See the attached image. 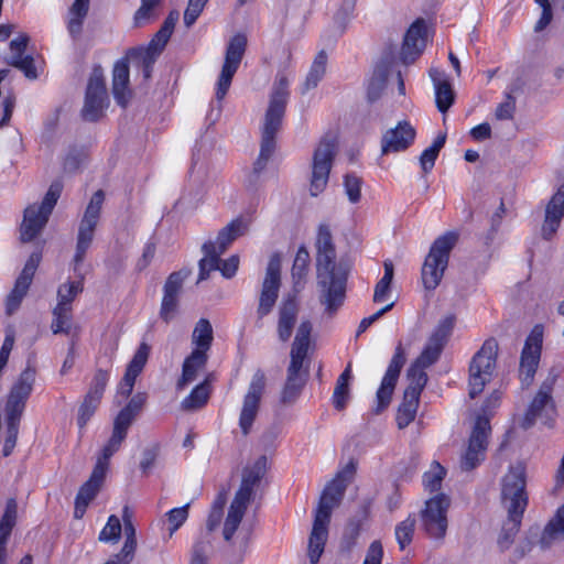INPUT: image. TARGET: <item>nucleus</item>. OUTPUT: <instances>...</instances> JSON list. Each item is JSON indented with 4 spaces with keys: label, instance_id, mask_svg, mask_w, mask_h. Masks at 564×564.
Masks as SVG:
<instances>
[{
    "label": "nucleus",
    "instance_id": "obj_63",
    "mask_svg": "<svg viewBox=\"0 0 564 564\" xmlns=\"http://www.w3.org/2000/svg\"><path fill=\"white\" fill-rule=\"evenodd\" d=\"M207 1L204 0H189L187 8L184 12V24L186 28H191L200 13L204 10V7L206 6Z\"/></svg>",
    "mask_w": 564,
    "mask_h": 564
},
{
    "label": "nucleus",
    "instance_id": "obj_50",
    "mask_svg": "<svg viewBox=\"0 0 564 564\" xmlns=\"http://www.w3.org/2000/svg\"><path fill=\"white\" fill-rule=\"evenodd\" d=\"M361 520L357 518H351L347 522L339 545L343 553L349 554L354 550L361 532Z\"/></svg>",
    "mask_w": 564,
    "mask_h": 564
},
{
    "label": "nucleus",
    "instance_id": "obj_25",
    "mask_svg": "<svg viewBox=\"0 0 564 564\" xmlns=\"http://www.w3.org/2000/svg\"><path fill=\"white\" fill-rule=\"evenodd\" d=\"M183 283L184 276L181 272L171 273L164 283L160 317L165 323H170L177 314Z\"/></svg>",
    "mask_w": 564,
    "mask_h": 564
},
{
    "label": "nucleus",
    "instance_id": "obj_58",
    "mask_svg": "<svg viewBox=\"0 0 564 564\" xmlns=\"http://www.w3.org/2000/svg\"><path fill=\"white\" fill-rule=\"evenodd\" d=\"M121 534V523L117 516H110L106 527L99 534L100 541H115L117 542L120 539Z\"/></svg>",
    "mask_w": 564,
    "mask_h": 564
},
{
    "label": "nucleus",
    "instance_id": "obj_49",
    "mask_svg": "<svg viewBox=\"0 0 564 564\" xmlns=\"http://www.w3.org/2000/svg\"><path fill=\"white\" fill-rule=\"evenodd\" d=\"M425 368L426 367H423L422 365L415 361L411 365L406 373L409 386L406 387L404 392L413 391L415 393V397H421V392L423 391L424 387L427 383V375L424 370Z\"/></svg>",
    "mask_w": 564,
    "mask_h": 564
},
{
    "label": "nucleus",
    "instance_id": "obj_41",
    "mask_svg": "<svg viewBox=\"0 0 564 564\" xmlns=\"http://www.w3.org/2000/svg\"><path fill=\"white\" fill-rule=\"evenodd\" d=\"M248 508V503L234 499L230 503L227 518L225 520L223 535L225 541L230 542Z\"/></svg>",
    "mask_w": 564,
    "mask_h": 564
},
{
    "label": "nucleus",
    "instance_id": "obj_10",
    "mask_svg": "<svg viewBox=\"0 0 564 564\" xmlns=\"http://www.w3.org/2000/svg\"><path fill=\"white\" fill-rule=\"evenodd\" d=\"M104 200V191L98 189L95 192L80 219L77 234L76 250L73 259L75 271L84 262L86 253L91 246L95 230L100 218Z\"/></svg>",
    "mask_w": 564,
    "mask_h": 564
},
{
    "label": "nucleus",
    "instance_id": "obj_40",
    "mask_svg": "<svg viewBox=\"0 0 564 564\" xmlns=\"http://www.w3.org/2000/svg\"><path fill=\"white\" fill-rule=\"evenodd\" d=\"M204 258L199 260V275L198 281L206 280L209 273L215 270H219L220 256L223 254L217 250L216 243L212 240L206 241L202 246Z\"/></svg>",
    "mask_w": 564,
    "mask_h": 564
},
{
    "label": "nucleus",
    "instance_id": "obj_45",
    "mask_svg": "<svg viewBox=\"0 0 564 564\" xmlns=\"http://www.w3.org/2000/svg\"><path fill=\"white\" fill-rule=\"evenodd\" d=\"M210 389L208 380L196 386L192 392L182 401L181 406L185 411H195L202 409L209 399Z\"/></svg>",
    "mask_w": 564,
    "mask_h": 564
},
{
    "label": "nucleus",
    "instance_id": "obj_51",
    "mask_svg": "<svg viewBox=\"0 0 564 564\" xmlns=\"http://www.w3.org/2000/svg\"><path fill=\"white\" fill-rule=\"evenodd\" d=\"M305 384L303 376L288 375L286 381L281 392V402L283 404H292L300 397L302 389Z\"/></svg>",
    "mask_w": 564,
    "mask_h": 564
},
{
    "label": "nucleus",
    "instance_id": "obj_33",
    "mask_svg": "<svg viewBox=\"0 0 564 564\" xmlns=\"http://www.w3.org/2000/svg\"><path fill=\"white\" fill-rule=\"evenodd\" d=\"M430 77L435 88V104L442 113H445L454 104L455 93L446 74L437 68L430 69Z\"/></svg>",
    "mask_w": 564,
    "mask_h": 564
},
{
    "label": "nucleus",
    "instance_id": "obj_17",
    "mask_svg": "<svg viewBox=\"0 0 564 564\" xmlns=\"http://www.w3.org/2000/svg\"><path fill=\"white\" fill-rule=\"evenodd\" d=\"M265 384V373L261 369H258L253 373L248 391L243 397L242 408L239 415V426L243 435H248L250 433L253 422L257 419Z\"/></svg>",
    "mask_w": 564,
    "mask_h": 564
},
{
    "label": "nucleus",
    "instance_id": "obj_19",
    "mask_svg": "<svg viewBox=\"0 0 564 564\" xmlns=\"http://www.w3.org/2000/svg\"><path fill=\"white\" fill-rule=\"evenodd\" d=\"M542 340V328L535 326L525 339L520 356L519 378L522 388H529L533 383L541 358Z\"/></svg>",
    "mask_w": 564,
    "mask_h": 564
},
{
    "label": "nucleus",
    "instance_id": "obj_46",
    "mask_svg": "<svg viewBox=\"0 0 564 564\" xmlns=\"http://www.w3.org/2000/svg\"><path fill=\"white\" fill-rule=\"evenodd\" d=\"M159 56L141 47H133L128 51V58L142 69L144 79H149L152 74L153 65Z\"/></svg>",
    "mask_w": 564,
    "mask_h": 564
},
{
    "label": "nucleus",
    "instance_id": "obj_37",
    "mask_svg": "<svg viewBox=\"0 0 564 564\" xmlns=\"http://www.w3.org/2000/svg\"><path fill=\"white\" fill-rule=\"evenodd\" d=\"M310 268V253L307 249L302 246L299 248L295 259L292 265V281H293V290L295 293L302 291L305 284V280L308 273Z\"/></svg>",
    "mask_w": 564,
    "mask_h": 564
},
{
    "label": "nucleus",
    "instance_id": "obj_27",
    "mask_svg": "<svg viewBox=\"0 0 564 564\" xmlns=\"http://www.w3.org/2000/svg\"><path fill=\"white\" fill-rule=\"evenodd\" d=\"M426 24L423 19L415 20L408 29L401 50L404 64L413 63L423 52L426 43Z\"/></svg>",
    "mask_w": 564,
    "mask_h": 564
},
{
    "label": "nucleus",
    "instance_id": "obj_6",
    "mask_svg": "<svg viewBox=\"0 0 564 564\" xmlns=\"http://www.w3.org/2000/svg\"><path fill=\"white\" fill-rule=\"evenodd\" d=\"M61 193L62 184L54 182L48 187L40 205L33 204L24 209L23 221L20 227V238L22 242H30L41 234L48 221Z\"/></svg>",
    "mask_w": 564,
    "mask_h": 564
},
{
    "label": "nucleus",
    "instance_id": "obj_47",
    "mask_svg": "<svg viewBox=\"0 0 564 564\" xmlns=\"http://www.w3.org/2000/svg\"><path fill=\"white\" fill-rule=\"evenodd\" d=\"M72 307L64 306L63 303H57L53 308V321L51 329L53 334H69L72 327Z\"/></svg>",
    "mask_w": 564,
    "mask_h": 564
},
{
    "label": "nucleus",
    "instance_id": "obj_21",
    "mask_svg": "<svg viewBox=\"0 0 564 564\" xmlns=\"http://www.w3.org/2000/svg\"><path fill=\"white\" fill-rule=\"evenodd\" d=\"M455 321V315H448L440 321L415 362L423 367H430L438 360L453 332Z\"/></svg>",
    "mask_w": 564,
    "mask_h": 564
},
{
    "label": "nucleus",
    "instance_id": "obj_31",
    "mask_svg": "<svg viewBox=\"0 0 564 564\" xmlns=\"http://www.w3.org/2000/svg\"><path fill=\"white\" fill-rule=\"evenodd\" d=\"M131 62L128 58V54L116 62L112 70V94L113 98L118 105L121 107H127L132 91L130 89V78H129V63Z\"/></svg>",
    "mask_w": 564,
    "mask_h": 564
},
{
    "label": "nucleus",
    "instance_id": "obj_3",
    "mask_svg": "<svg viewBox=\"0 0 564 564\" xmlns=\"http://www.w3.org/2000/svg\"><path fill=\"white\" fill-rule=\"evenodd\" d=\"M289 79L285 75H278L274 82L268 109L261 128L260 153L253 164V173L260 174L267 166L276 147V134L282 127L289 100Z\"/></svg>",
    "mask_w": 564,
    "mask_h": 564
},
{
    "label": "nucleus",
    "instance_id": "obj_44",
    "mask_svg": "<svg viewBox=\"0 0 564 564\" xmlns=\"http://www.w3.org/2000/svg\"><path fill=\"white\" fill-rule=\"evenodd\" d=\"M326 63H327V55L324 51H321L316 55V57L310 68V72L306 76V79H305L302 90H301L302 94H306L308 90L317 87L318 83L322 80V78L325 75Z\"/></svg>",
    "mask_w": 564,
    "mask_h": 564
},
{
    "label": "nucleus",
    "instance_id": "obj_29",
    "mask_svg": "<svg viewBox=\"0 0 564 564\" xmlns=\"http://www.w3.org/2000/svg\"><path fill=\"white\" fill-rule=\"evenodd\" d=\"M267 463V457L262 455L251 466L243 469L241 484L234 499L249 505L253 497L254 488L265 475Z\"/></svg>",
    "mask_w": 564,
    "mask_h": 564
},
{
    "label": "nucleus",
    "instance_id": "obj_64",
    "mask_svg": "<svg viewBox=\"0 0 564 564\" xmlns=\"http://www.w3.org/2000/svg\"><path fill=\"white\" fill-rule=\"evenodd\" d=\"M383 558V547L379 540L371 542L362 564H381Z\"/></svg>",
    "mask_w": 564,
    "mask_h": 564
},
{
    "label": "nucleus",
    "instance_id": "obj_23",
    "mask_svg": "<svg viewBox=\"0 0 564 564\" xmlns=\"http://www.w3.org/2000/svg\"><path fill=\"white\" fill-rule=\"evenodd\" d=\"M41 257L37 253H32L25 262L22 272L18 276L14 288L7 296L6 300V313L12 315L20 307L23 297L26 295L29 288L32 283L35 271L39 267Z\"/></svg>",
    "mask_w": 564,
    "mask_h": 564
},
{
    "label": "nucleus",
    "instance_id": "obj_4",
    "mask_svg": "<svg viewBox=\"0 0 564 564\" xmlns=\"http://www.w3.org/2000/svg\"><path fill=\"white\" fill-rule=\"evenodd\" d=\"M35 369L28 366L13 383L6 404V440L2 448L4 457L12 454L19 435L20 422L26 401L33 390Z\"/></svg>",
    "mask_w": 564,
    "mask_h": 564
},
{
    "label": "nucleus",
    "instance_id": "obj_11",
    "mask_svg": "<svg viewBox=\"0 0 564 564\" xmlns=\"http://www.w3.org/2000/svg\"><path fill=\"white\" fill-rule=\"evenodd\" d=\"M148 394L138 392L129 400V402L119 411L113 419L112 433L106 447V456H113L120 448L128 436L129 429L141 414L147 404Z\"/></svg>",
    "mask_w": 564,
    "mask_h": 564
},
{
    "label": "nucleus",
    "instance_id": "obj_55",
    "mask_svg": "<svg viewBox=\"0 0 564 564\" xmlns=\"http://www.w3.org/2000/svg\"><path fill=\"white\" fill-rule=\"evenodd\" d=\"M100 404V400L86 394L78 409L77 424L79 429H84L91 416L95 414L97 408Z\"/></svg>",
    "mask_w": 564,
    "mask_h": 564
},
{
    "label": "nucleus",
    "instance_id": "obj_60",
    "mask_svg": "<svg viewBox=\"0 0 564 564\" xmlns=\"http://www.w3.org/2000/svg\"><path fill=\"white\" fill-rule=\"evenodd\" d=\"M349 394V383L337 380L333 393V404L336 410L341 411L346 408Z\"/></svg>",
    "mask_w": 564,
    "mask_h": 564
},
{
    "label": "nucleus",
    "instance_id": "obj_12",
    "mask_svg": "<svg viewBox=\"0 0 564 564\" xmlns=\"http://www.w3.org/2000/svg\"><path fill=\"white\" fill-rule=\"evenodd\" d=\"M337 153L335 137L323 138L313 154L310 194L314 197L323 193L329 180V173Z\"/></svg>",
    "mask_w": 564,
    "mask_h": 564
},
{
    "label": "nucleus",
    "instance_id": "obj_8",
    "mask_svg": "<svg viewBox=\"0 0 564 564\" xmlns=\"http://www.w3.org/2000/svg\"><path fill=\"white\" fill-rule=\"evenodd\" d=\"M498 355V343L495 338L485 340L475 354L469 366V397L475 399L490 381Z\"/></svg>",
    "mask_w": 564,
    "mask_h": 564
},
{
    "label": "nucleus",
    "instance_id": "obj_28",
    "mask_svg": "<svg viewBox=\"0 0 564 564\" xmlns=\"http://www.w3.org/2000/svg\"><path fill=\"white\" fill-rule=\"evenodd\" d=\"M312 329L313 326L308 319L302 321L299 325L290 352L291 362L288 368V375L302 376L300 371L307 356Z\"/></svg>",
    "mask_w": 564,
    "mask_h": 564
},
{
    "label": "nucleus",
    "instance_id": "obj_53",
    "mask_svg": "<svg viewBox=\"0 0 564 564\" xmlns=\"http://www.w3.org/2000/svg\"><path fill=\"white\" fill-rule=\"evenodd\" d=\"M446 475L445 468L437 462L431 465L430 470L423 475V486L430 492L438 491Z\"/></svg>",
    "mask_w": 564,
    "mask_h": 564
},
{
    "label": "nucleus",
    "instance_id": "obj_39",
    "mask_svg": "<svg viewBox=\"0 0 564 564\" xmlns=\"http://www.w3.org/2000/svg\"><path fill=\"white\" fill-rule=\"evenodd\" d=\"M355 470H356L355 463L349 462L346 465V467L343 470H340L335 476V478L326 485V487L323 491L328 492L330 495L329 497H334V499L341 502L345 491L348 487V484H349L352 475L355 474Z\"/></svg>",
    "mask_w": 564,
    "mask_h": 564
},
{
    "label": "nucleus",
    "instance_id": "obj_13",
    "mask_svg": "<svg viewBox=\"0 0 564 564\" xmlns=\"http://www.w3.org/2000/svg\"><path fill=\"white\" fill-rule=\"evenodd\" d=\"M451 507V498L443 494H436L425 501L420 512L421 528L425 534L435 540H443L448 528L447 512Z\"/></svg>",
    "mask_w": 564,
    "mask_h": 564
},
{
    "label": "nucleus",
    "instance_id": "obj_16",
    "mask_svg": "<svg viewBox=\"0 0 564 564\" xmlns=\"http://www.w3.org/2000/svg\"><path fill=\"white\" fill-rule=\"evenodd\" d=\"M106 447H102L101 455L98 457L97 463L93 469L89 479L79 488L76 499L74 517L82 519L87 510L88 505L98 495L109 467V459L112 456H106Z\"/></svg>",
    "mask_w": 564,
    "mask_h": 564
},
{
    "label": "nucleus",
    "instance_id": "obj_35",
    "mask_svg": "<svg viewBox=\"0 0 564 564\" xmlns=\"http://www.w3.org/2000/svg\"><path fill=\"white\" fill-rule=\"evenodd\" d=\"M249 229V221L242 217L231 220L227 226L221 228L217 235L216 248L224 253L227 248L239 237L243 236Z\"/></svg>",
    "mask_w": 564,
    "mask_h": 564
},
{
    "label": "nucleus",
    "instance_id": "obj_59",
    "mask_svg": "<svg viewBox=\"0 0 564 564\" xmlns=\"http://www.w3.org/2000/svg\"><path fill=\"white\" fill-rule=\"evenodd\" d=\"M189 503L183 507L174 508L166 513L167 521L171 524L170 533L173 534L188 518Z\"/></svg>",
    "mask_w": 564,
    "mask_h": 564
},
{
    "label": "nucleus",
    "instance_id": "obj_14",
    "mask_svg": "<svg viewBox=\"0 0 564 564\" xmlns=\"http://www.w3.org/2000/svg\"><path fill=\"white\" fill-rule=\"evenodd\" d=\"M247 43V36L242 33H237L227 44L225 61L216 87V98L219 101L225 98L230 88L232 78L246 53Z\"/></svg>",
    "mask_w": 564,
    "mask_h": 564
},
{
    "label": "nucleus",
    "instance_id": "obj_43",
    "mask_svg": "<svg viewBox=\"0 0 564 564\" xmlns=\"http://www.w3.org/2000/svg\"><path fill=\"white\" fill-rule=\"evenodd\" d=\"M18 502L15 498H9L6 503L4 512L0 519V543L8 544L11 532L17 523Z\"/></svg>",
    "mask_w": 564,
    "mask_h": 564
},
{
    "label": "nucleus",
    "instance_id": "obj_2",
    "mask_svg": "<svg viewBox=\"0 0 564 564\" xmlns=\"http://www.w3.org/2000/svg\"><path fill=\"white\" fill-rule=\"evenodd\" d=\"M525 467L522 464L510 466L501 480V500L508 517L502 523L497 543L500 551L508 550L518 534L523 513L528 507Z\"/></svg>",
    "mask_w": 564,
    "mask_h": 564
},
{
    "label": "nucleus",
    "instance_id": "obj_7",
    "mask_svg": "<svg viewBox=\"0 0 564 564\" xmlns=\"http://www.w3.org/2000/svg\"><path fill=\"white\" fill-rule=\"evenodd\" d=\"M558 377L560 369L552 367L522 416L519 423L521 429H531L538 419H543L545 424L553 420L556 405L552 393Z\"/></svg>",
    "mask_w": 564,
    "mask_h": 564
},
{
    "label": "nucleus",
    "instance_id": "obj_26",
    "mask_svg": "<svg viewBox=\"0 0 564 564\" xmlns=\"http://www.w3.org/2000/svg\"><path fill=\"white\" fill-rule=\"evenodd\" d=\"M151 347L147 343H141L134 352L132 359L127 366L126 372L118 386V395L127 399L131 395L137 378L145 367Z\"/></svg>",
    "mask_w": 564,
    "mask_h": 564
},
{
    "label": "nucleus",
    "instance_id": "obj_36",
    "mask_svg": "<svg viewBox=\"0 0 564 564\" xmlns=\"http://www.w3.org/2000/svg\"><path fill=\"white\" fill-rule=\"evenodd\" d=\"M390 73V62L381 61L373 69L372 76L369 79L367 96L369 101H376L380 98L383 89L386 88L388 76Z\"/></svg>",
    "mask_w": 564,
    "mask_h": 564
},
{
    "label": "nucleus",
    "instance_id": "obj_1",
    "mask_svg": "<svg viewBox=\"0 0 564 564\" xmlns=\"http://www.w3.org/2000/svg\"><path fill=\"white\" fill-rule=\"evenodd\" d=\"M315 247L319 302L325 306V312L333 316L345 300L348 268L335 261L336 249L327 225L318 227Z\"/></svg>",
    "mask_w": 564,
    "mask_h": 564
},
{
    "label": "nucleus",
    "instance_id": "obj_62",
    "mask_svg": "<svg viewBox=\"0 0 564 564\" xmlns=\"http://www.w3.org/2000/svg\"><path fill=\"white\" fill-rule=\"evenodd\" d=\"M160 453V446L158 444L147 447L142 452V457L140 460V469L144 475H149V473L153 469L156 458Z\"/></svg>",
    "mask_w": 564,
    "mask_h": 564
},
{
    "label": "nucleus",
    "instance_id": "obj_52",
    "mask_svg": "<svg viewBox=\"0 0 564 564\" xmlns=\"http://www.w3.org/2000/svg\"><path fill=\"white\" fill-rule=\"evenodd\" d=\"M84 290L83 276L77 281H67L58 286L57 303L72 307L73 301Z\"/></svg>",
    "mask_w": 564,
    "mask_h": 564
},
{
    "label": "nucleus",
    "instance_id": "obj_48",
    "mask_svg": "<svg viewBox=\"0 0 564 564\" xmlns=\"http://www.w3.org/2000/svg\"><path fill=\"white\" fill-rule=\"evenodd\" d=\"M213 327L208 319L200 318L193 330L192 339L196 349L208 351L213 343Z\"/></svg>",
    "mask_w": 564,
    "mask_h": 564
},
{
    "label": "nucleus",
    "instance_id": "obj_15",
    "mask_svg": "<svg viewBox=\"0 0 564 564\" xmlns=\"http://www.w3.org/2000/svg\"><path fill=\"white\" fill-rule=\"evenodd\" d=\"M280 286L281 257L279 253H273L270 257L261 286L259 304L257 307L258 322H260L263 317H265L272 312L279 297Z\"/></svg>",
    "mask_w": 564,
    "mask_h": 564
},
{
    "label": "nucleus",
    "instance_id": "obj_22",
    "mask_svg": "<svg viewBox=\"0 0 564 564\" xmlns=\"http://www.w3.org/2000/svg\"><path fill=\"white\" fill-rule=\"evenodd\" d=\"M405 360L406 358L404 349L402 344L399 343L376 394L378 402L376 409L377 414L390 404L395 384L398 382L401 369L405 364Z\"/></svg>",
    "mask_w": 564,
    "mask_h": 564
},
{
    "label": "nucleus",
    "instance_id": "obj_18",
    "mask_svg": "<svg viewBox=\"0 0 564 564\" xmlns=\"http://www.w3.org/2000/svg\"><path fill=\"white\" fill-rule=\"evenodd\" d=\"M490 432L489 419L478 416L473 427L467 449L460 459V468L463 470L470 471L485 459Z\"/></svg>",
    "mask_w": 564,
    "mask_h": 564
},
{
    "label": "nucleus",
    "instance_id": "obj_42",
    "mask_svg": "<svg viewBox=\"0 0 564 564\" xmlns=\"http://www.w3.org/2000/svg\"><path fill=\"white\" fill-rule=\"evenodd\" d=\"M420 398L413 391L403 393V401L398 408L397 424L400 430L405 429L415 419Z\"/></svg>",
    "mask_w": 564,
    "mask_h": 564
},
{
    "label": "nucleus",
    "instance_id": "obj_56",
    "mask_svg": "<svg viewBox=\"0 0 564 564\" xmlns=\"http://www.w3.org/2000/svg\"><path fill=\"white\" fill-rule=\"evenodd\" d=\"M362 181L356 174H346L344 177V187L350 203L356 204L361 197Z\"/></svg>",
    "mask_w": 564,
    "mask_h": 564
},
{
    "label": "nucleus",
    "instance_id": "obj_32",
    "mask_svg": "<svg viewBox=\"0 0 564 564\" xmlns=\"http://www.w3.org/2000/svg\"><path fill=\"white\" fill-rule=\"evenodd\" d=\"M299 305L295 296L283 300L279 307V319L276 326L278 337L282 343L288 341L293 333L297 321Z\"/></svg>",
    "mask_w": 564,
    "mask_h": 564
},
{
    "label": "nucleus",
    "instance_id": "obj_30",
    "mask_svg": "<svg viewBox=\"0 0 564 564\" xmlns=\"http://www.w3.org/2000/svg\"><path fill=\"white\" fill-rule=\"evenodd\" d=\"M564 217V183L552 196L545 208V217L542 225V236L550 240L557 231Z\"/></svg>",
    "mask_w": 564,
    "mask_h": 564
},
{
    "label": "nucleus",
    "instance_id": "obj_24",
    "mask_svg": "<svg viewBox=\"0 0 564 564\" xmlns=\"http://www.w3.org/2000/svg\"><path fill=\"white\" fill-rule=\"evenodd\" d=\"M416 131L409 121H400L394 128L387 130L381 138V154L405 151L414 142Z\"/></svg>",
    "mask_w": 564,
    "mask_h": 564
},
{
    "label": "nucleus",
    "instance_id": "obj_54",
    "mask_svg": "<svg viewBox=\"0 0 564 564\" xmlns=\"http://www.w3.org/2000/svg\"><path fill=\"white\" fill-rule=\"evenodd\" d=\"M415 517L409 516L395 527V539L400 550H404L413 540L415 530Z\"/></svg>",
    "mask_w": 564,
    "mask_h": 564
},
{
    "label": "nucleus",
    "instance_id": "obj_38",
    "mask_svg": "<svg viewBox=\"0 0 564 564\" xmlns=\"http://www.w3.org/2000/svg\"><path fill=\"white\" fill-rule=\"evenodd\" d=\"M560 540H564V505L556 510L555 516L545 525L540 543L543 547H549Z\"/></svg>",
    "mask_w": 564,
    "mask_h": 564
},
{
    "label": "nucleus",
    "instance_id": "obj_57",
    "mask_svg": "<svg viewBox=\"0 0 564 564\" xmlns=\"http://www.w3.org/2000/svg\"><path fill=\"white\" fill-rule=\"evenodd\" d=\"M109 381V373L106 370L99 369L96 371L90 388L86 394L91 395L101 401L105 389Z\"/></svg>",
    "mask_w": 564,
    "mask_h": 564
},
{
    "label": "nucleus",
    "instance_id": "obj_34",
    "mask_svg": "<svg viewBox=\"0 0 564 564\" xmlns=\"http://www.w3.org/2000/svg\"><path fill=\"white\" fill-rule=\"evenodd\" d=\"M208 355L203 349H194L183 362L182 377L177 381V389L182 390L186 384L196 379L197 372L205 368Z\"/></svg>",
    "mask_w": 564,
    "mask_h": 564
},
{
    "label": "nucleus",
    "instance_id": "obj_5",
    "mask_svg": "<svg viewBox=\"0 0 564 564\" xmlns=\"http://www.w3.org/2000/svg\"><path fill=\"white\" fill-rule=\"evenodd\" d=\"M458 240V235L447 231L440 236L432 243L430 251L422 267V282L426 290H435L448 265L449 254Z\"/></svg>",
    "mask_w": 564,
    "mask_h": 564
},
{
    "label": "nucleus",
    "instance_id": "obj_20",
    "mask_svg": "<svg viewBox=\"0 0 564 564\" xmlns=\"http://www.w3.org/2000/svg\"><path fill=\"white\" fill-rule=\"evenodd\" d=\"M108 106V96L101 70L94 69L88 80L82 117L85 121L96 122L104 116Z\"/></svg>",
    "mask_w": 564,
    "mask_h": 564
},
{
    "label": "nucleus",
    "instance_id": "obj_9",
    "mask_svg": "<svg viewBox=\"0 0 564 564\" xmlns=\"http://www.w3.org/2000/svg\"><path fill=\"white\" fill-rule=\"evenodd\" d=\"M328 492H322L318 506L315 510L313 528L308 539V558L312 564H316L323 552L328 538V524L330 522L332 511L340 505L339 501L329 497Z\"/></svg>",
    "mask_w": 564,
    "mask_h": 564
},
{
    "label": "nucleus",
    "instance_id": "obj_61",
    "mask_svg": "<svg viewBox=\"0 0 564 564\" xmlns=\"http://www.w3.org/2000/svg\"><path fill=\"white\" fill-rule=\"evenodd\" d=\"M171 35L172 32H167L165 29L160 28V30L155 33V35L150 41L148 46L144 47V50L159 56L163 48L165 47Z\"/></svg>",
    "mask_w": 564,
    "mask_h": 564
}]
</instances>
